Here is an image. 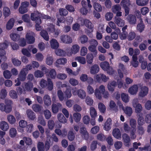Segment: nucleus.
<instances>
[{
  "label": "nucleus",
  "instance_id": "obj_62",
  "mask_svg": "<svg viewBox=\"0 0 151 151\" xmlns=\"http://www.w3.org/2000/svg\"><path fill=\"white\" fill-rule=\"evenodd\" d=\"M38 151H44L45 145L42 142H39L37 145Z\"/></svg>",
  "mask_w": 151,
  "mask_h": 151
},
{
  "label": "nucleus",
  "instance_id": "obj_59",
  "mask_svg": "<svg viewBox=\"0 0 151 151\" xmlns=\"http://www.w3.org/2000/svg\"><path fill=\"white\" fill-rule=\"evenodd\" d=\"M44 114L45 119H48L51 116V113L48 110L46 109L44 111Z\"/></svg>",
  "mask_w": 151,
  "mask_h": 151
},
{
  "label": "nucleus",
  "instance_id": "obj_30",
  "mask_svg": "<svg viewBox=\"0 0 151 151\" xmlns=\"http://www.w3.org/2000/svg\"><path fill=\"white\" fill-rule=\"evenodd\" d=\"M77 95L81 99H84L86 97L85 92L82 89H79L77 91Z\"/></svg>",
  "mask_w": 151,
  "mask_h": 151
},
{
  "label": "nucleus",
  "instance_id": "obj_40",
  "mask_svg": "<svg viewBox=\"0 0 151 151\" xmlns=\"http://www.w3.org/2000/svg\"><path fill=\"white\" fill-rule=\"evenodd\" d=\"M93 54H88L86 56L87 63L89 64H91L93 62Z\"/></svg>",
  "mask_w": 151,
  "mask_h": 151
},
{
  "label": "nucleus",
  "instance_id": "obj_29",
  "mask_svg": "<svg viewBox=\"0 0 151 151\" xmlns=\"http://www.w3.org/2000/svg\"><path fill=\"white\" fill-rule=\"evenodd\" d=\"M44 101L45 104L47 106H49L51 105V101L50 98L48 95H46L44 96Z\"/></svg>",
  "mask_w": 151,
  "mask_h": 151
},
{
  "label": "nucleus",
  "instance_id": "obj_50",
  "mask_svg": "<svg viewBox=\"0 0 151 151\" xmlns=\"http://www.w3.org/2000/svg\"><path fill=\"white\" fill-rule=\"evenodd\" d=\"M4 77L6 79H9L12 76V74L10 71L8 70H5L3 72Z\"/></svg>",
  "mask_w": 151,
  "mask_h": 151
},
{
  "label": "nucleus",
  "instance_id": "obj_47",
  "mask_svg": "<svg viewBox=\"0 0 151 151\" xmlns=\"http://www.w3.org/2000/svg\"><path fill=\"white\" fill-rule=\"evenodd\" d=\"M145 27V24L142 22H140L138 23L137 26V30L140 32H142L144 30Z\"/></svg>",
  "mask_w": 151,
  "mask_h": 151
},
{
  "label": "nucleus",
  "instance_id": "obj_49",
  "mask_svg": "<svg viewBox=\"0 0 151 151\" xmlns=\"http://www.w3.org/2000/svg\"><path fill=\"white\" fill-rule=\"evenodd\" d=\"M121 9V7L119 4H116L112 6V10L113 12L114 13L120 11Z\"/></svg>",
  "mask_w": 151,
  "mask_h": 151
},
{
  "label": "nucleus",
  "instance_id": "obj_15",
  "mask_svg": "<svg viewBox=\"0 0 151 151\" xmlns=\"http://www.w3.org/2000/svg\"><path fill=\"white\" fill-rule=\"evenodd\" d=\"M114 22L119 27H122L124 25V21L119 17H115Z\"/></svg>",
  "mask_w": 151,
  "mask_h": 151
},
{
  "label": "nucleus",
  "instance_id": "obj_6",
  "mask_svg": "<svg viewBox=\"0 0 151 151\" xmlns=\"http://www.w3.org/2000/svg\"><path fill=\"white\" fill-rule=\"evenodd\" d=\"M33 87V84L30 81H28L27 82H25L24 84V94L25 93V91L30 92L32 89Z\"/></svg>",
  "mask_w": 151,
  "mask_h": 151
},
{
  "label": "nucleus",
  "instance_id": "obj_21",
  "mask_svg": "<svg viewBox=\"0 0 151 151\" xmlns=\"http://www.w3.org/2000/svg\"><path fill=\"white\" fill-rule=\"evenodd\" d=\"M113 136L115 138L119 139L121 138V134L119 129L118 128H115L112 132Z\"/></svg>",
  "mask_w": 151,
  "mask_h": 151
},
{
  "label": "nucleus",
  "instance_id": "obj_32",
  "mask_svg": "<svg viewBox=\"0 0 151 151\" xmlns=\"http://www.w3.org/2000/svg\"><path fill=\"white\" fill-rule=\"evenodd\" d=\"M79 48L80 47L78 45H73L71 49V52L73 54H76L79 51Z\"/></svg>",
  "mask_w": 151,
  "mask_h": 151
},
{
  "label": "nucleus",
  "instance_id": "obj_12",
  "mask_svg": "<svg viewBox=\"0 0 151 151\" xmlns=\"http://www.w3.org/2000/svg\"><path fill=\"white\" fill-rule=\"evenodd\" d=\"M96 79L97 81L99 82H100L101 80H102L104 82H106L109 79V78L104 74H98L96 75Z\"/></svg>",
  "mask_w": 151,
  "mask_h": 151
},
{
  "label": "nucleus",
  "instance_id": "obj_64",
  "mask_svg": "<svg viewBox=\"0 0 151 151\" xmlns=\"http://www.w3.org/2000/svg\"><path fill=\"white\" fill-rule=\"evenodd\" d=\"M12 62L13 65L16 66H19L21 64V62L15 58L12 59Z\"/></svg>",
  "mask_w": 151,
  "mask_h": 151
},
{
  "label": "nucleus",
  "instance_id": "obj_28",
  "mask_svg": "<svg viewBox=\"0 0 151 151\" xmlns=\"http://www.w3.org/2000/svg\"><path fill=\"white\" fill-rule=\"evenodd\" d=\"M99 69L98 65L95 64L91 67L90 70V73L92 74H95L98 72Z\"/></svg>",
  "mask_w": 151,
  "mask_h": 151
},
{
  "label": "nucleus",
  "instance_id": "obj_34",
  "mask_svg": "<svg viewBox=\"0 0 151 151\" xmlns=\"http://www.w3.org/2000/svg\"><path fill=\"white\" fill-rule=\"evenodd\" d=\"M90 113L91 118H96L97 116L96 111L95 108L93 107H90Z\"/></svg>",
  "mask_w": 151,
  "mask_h": 151
},
{
  "label": "nucleus",
  "instance_id": "obj_54",
  "mask_svg": "<svg viewBox=\"0 0 151 151\" xmlns=\"http://www.w3.org/2000/svg\"><path fill=\"white\" fill-rule=\"evenodd\" d=\"M121 4L123 7L128 6L130 4V1L129 0H122Z\"/></svg>",
  "mask_w": 151,
  "mask_h": 151
},
{
  "label": "nucleus",
  "instance_id": "obj_48",
  "mask_svg": "<svg viewBox=\"0 0 151 151\" xmlns=\"http://www.w3.org/2000/svg\"><path fill=\"white\" fill-rule=\"evenodd\" d=\"M122 100L124 102L127 103L129 101V96L127 94L125 93H122L121 95Z\"/></svg>",
  "mask_w": 151,
  "mask_h": 151
},
{
  "label": "nucleus",
  "instance_id": "obj_1",
  "mask_svg": "<svg viewBox=\"0 0 151 151\" xmlns=\"http://www.w3.org/2000/svg\"><path fill=\"white\" fill-rule=\"evenodd\" d=\"M12 101L10 100H6L5 101L6 104L3 103L0 104V109L2 111H4L6 113H9L12 111V107L11 104Z\"/></svg>",
  "mask_w": 151,
  "mask_h": 151
},
{
  "label": "nucleus",
  "instance_id": "obj_46",
  "mask_svg": "<svg viewBox=\"0 0 151 151\" xmlns=\"http://www.w3.org/2000/svg\"><path fill=\"white\" fill-rule=\"evenodd\" d=\"M124 111L125 114L129 116L131 115L132 113V108L130 107H126Z\"/></svg>",
  "mask_w": 151,
  "mask_h": 151
},
{
  "label": "nucleus",
  "instance_id": "obj_53",
  "mask_svg": "<svg viewBox=\"0 0 151 151\" xmlns=\"http://www.w3.org/2000/svg\"><path fill=\"white\" fill-rule=\"evenodd\" d=\"M59 12L61 16H65L68 13V11L66 9L60 8L59 9Z\"/></svg>",
  "mask_w": 151,
  "mask_h": 151
},
{
  "label": "nucleus",
  "instance_id": "obj_36",
  "mask_svg": "<svg viewBox=\"0 0 151 151\" xmlns=\"http://www.w3.org/2000/svg\"><path fill=\"white\" fill-rule=\"evenodd\" d=\"M98 108L100 111L102 113H104L106 110V107L104 104L102 103L98 104Z\"/></svg>",
  "mask_w": 151,
  "mask_h": 151
},
{
  "label": "nucleus",
  "instance_id": "obj_2",
  "mask_svg": "<svg viewBox=\"0 0 151 151\" xmlns=\"http://www.w3.org/2000/svg\"><path fill=\"white\" fill-rule=\"evenodd\" d=\"M101 68L104 70L106 71L109 75H112L114 73V70L112 68H110L109 63L106 61L102 62L100 64Z\"/></svg>",
  "mask_w": 151,
  "mask_h": 151
},
{
  "label": "nucleus",
  "instance_id": "obj_42",
  "mask_svg": "<svg viewBox=\"0 0 151 151\" xmlns=\"http://www.w3.org/2000/svg\"><path fill=\"white\" fill-rule=\"evenodd\" d=\"M137 5L140 6H144L146 5L148 3V0H136Z\"/></svg>",
  "mask_w": 151,
  "mask_h": 151
},
{
  "label": "nucleus",
  "instance_id": "obj_39",
  "mask_svg": "<svg viewBox=\"0 0 151 151\" xmlns=\"http://www.w3.org/2000/svg\"><path fill=\"white\" fill-rule=\"evenodd\" d=\"M10 37L12 40L15 41H18L19 40L20 38L19 35L16 33L11 34Z\"/></svg>",
  "mask_w": 151,
  "mask_h": 151
},
{
  "label": "nucleus",
  "instance_id": "obj_23",
  "mask_svg": "<svg viewBox=\"0 0 151 151\" xmlns=\"http://www.w3.org/2000/svg\"><path fill=\"white\" fill-rule=\"evenodd\" d=\"M138 89V86L137 85H134L129 89V92L131 94L134 95L137 93Z\"/></svg>",
  "mask_w": 151,
  "mask_h": 151
},
{
  "label": "nucleus",
  "instance_id": "obj_27",
  "mask_svg": "<svg viewBox=\"0 0 151 151\" xmlns=\"http://www.w3.org/2000/svg\"><path fill=\"white\" fill-rule=\"evenodd\" d=\"M32 109L33 111L36 112L41 113L42 109V107L38 104H34L32 105Z\"/></svg>",
  "mask_w": 151,
  "mask_h": 151
},
{
  "label": "nucleus",
  "instance_id": "obj_8",
  "mask_svg": "<svg viewBox=\"0 0 151 151\" xmlns=\"http://www.w3.org/2000/svg\"><path fill=\"white\" fill-rule=\"evenodd\" d=\"M26 38L28 44H33L35 41V38L33 36L32 32L27 33L26 35Z\"/></svg>",
  "mask_w": 151,
  "mask_h": 151
},
{
  "label": "nucleus",
  "instance_id": "obj_5",
  "mask_svg": "<svg viewBox=\"0 0 151 151\" xmlns=\"http://www.w3.org/2000/svg\"><path fill=\"white\" fill-rule=\"evenodd\" d=\"M133 107L135 108L136 113H139L142 110V108L141 104H139L137 99H134L132 102Z\"/></svg>",
  "mask_w": 151,
  "mask_h": 151
},
{
  "label": "nucleus",
  "instance_id": "obj_25",
  "mask_svg": "<svg viewBox=\"0 0 151 151\" xmlns=\"http://www.w3.org/2000/svg\"><path fill=\"white\" fill-rule=\"evenodd\" d=\"M52 48L54 49H57L59 46V44L57 40L55 39H52L50 42Z\"/></svg>",
  "mask_w": 151,
  "mask_h": 151
},
{
  "label": "nucleus",
  "instance_id": "obj_31",
  "mask_svg": "<svg viewBox=\"0 0 151 151\" xmlns=\"http://www.w3.org/2000/svg\"><path fill=\"white\" fill-rule=\"evenodd\" d=\"M58 118L59 121L61 123H65L66 122L67 120L62 113H60L58 115Z\"/></svg>",
  "mask_w": 151,
  "mask_h": 151
},
{
  "label": "nucleus",
  "instance_id": "obj_41",
  "mask_svg": "<svg viewBox=\"0 0 151 151\" xmlns=\"http://www.w3.org/2000/svg\"><path fill=\"white\" fill-rule=\"evenodd\" d=\"M94 94L96 97L99 99H101L102 98V93L101 91L98 88H96L95 90Z\"/></svg>",
  "mask_w": 151,
  "mask_h": 151
},
{
  "label": "nucleus",
  "instance_id": "obj_57",
  "mask_svg": "<svg viewBox=\"0 0 151 151\" xmlns=\"http://www.w3.org/2000/svg\"><path fill=\"white\" fill-rule=\"evenodd\" d=\"M98 144L97 142L96 141H93L90 145V149L91 150H94L97 147Z\"/></svg>",
  "mask_w": 151,
  "mask_h": 151
},
{
  "label": "nucleus",
  "instance_id": "obj_4",
  "mask_svg": "<svg viewBox=\"0 0 151 151\" xmlns=\"http://www.w3.org/2000/svg\"><path fill=\"white\" fill-rule=\"evenodd\" d=\"M83 23L84 25L89 29L88 30L87 32L88 35V33L92 32L93 30V25L92 22L88 19H85L83 20Z\"/></svg>",
  "mask_w": 151,
  "mask_h": 151
},
{
  "label": "nucleus",
  "instance_id": "obj_63",
  "mask_svg": "<svg viewBox=\"0 0 151 151\" xmlns=\"http://www.w3.org/2000/svg\"><path fill=\"white\" fill-rule=\"evenodd\" d=\"M55 124L53 120H50L48 122V127L50 130H52L55 126Z\"/></svg>",
  "mask_w": 151,
  "mask_h": 151
},
{
  "label": "nucleus",
  "instance_id": "obj_61",
  "mask_svg": "<svg viewBox=\"0 0 151 151\" xmlns=\"http://www.w3.org/2000/svg\"><path fill=\"white\" fill-rule=\"evenodd\" d=\"M9 95L13 99H16L17 98V95L16 91L14 90H11L9 92Z\"/></svg>",
  "mask_w": 151,
  "mask_h": 151
},
{
  "label": "nucleus",
  "instance_id": "obj_7",
  "mask_svg": "<svg viewBox=\"0 0 151 151\" xmlns=\"http://www.w3.org/2000/svg\"><path fill=\"white\" fill-rule=\"evenodd\" d=\"M27 70L26 68H22L21 70L19 75L18 78L17 79H19L21 81H24L26 78V76L27 73Z\"/></svg>",
  "mask_w": 151,
  "mask_h": 151
},
{
  "label": "nucleus",
  "instance_id": "obj_33",
  "mask_svg": "<svg viewBox=\"0 0 151 151\" xmlns=\"http://www.w3.org/2000/svg\"><path fill=\"white\" fill-rule=\"evenodd\" d=\"M40 35L45 40L47 41L49 40V36L48 33L45 30H42L40 32Z\"/></svg>",
  "mask_w": 151,
  "mask_h": 151
},
{
  "label": "nucleus",
  "instance_id": "obj_44",
  "mask_svg": "<svg viewBox=\"0 0 151 151\" xmlns=\"http://www.w3.org/2000/svg\"><path fill=\"white\" fill-rule=\"evenodd\" d=\"M94 9L97 11L101 12L102 10V7L101 5L98 3H94L93 5Z\"/></svg>",
  "mask_w": 151,
  "mask_h": 151
},
{
  "label": "nucleus",
  "instance_id": "obj_10",
  "mask_svg": "<svg viewBox=\"0 0 151 151\" xmlns=\"http://www.w3.org/2000/svg\"><path fill=\"white\" fill-rule=\"evenodd\" d=\"M31 19L35 21L36 24H40L41 23V20L40 17L37 16L34 13H32L31 14Z\"/></svg>",
  "mask_w": 151,
  "mask_h": 151
},
{
  "label": "nucleus",
  "instance_id": "obj_20",
  "mask_svg": "<svg viewBox=\"0 0 151 151\" xmlns=\"http://www.w3.org/2000/svg\"><path fill=\"white\" fill-rule=\"evenodd\" d=\"M127 19L128 22L130 24H134L136 22V17L132 14L129 15L127 17Z\"/></svg>",
  "mask_w": 151,
  "mask_h": 151
},
{
  "label": "nucleus",
  "instance_id": "obj_60",
  "mask_svg": "<svg viewBox=\"0 0 151 151\" xmlns=\"http://www.w3.org/2000/svg\"><path fill=\"white\" fill-rule=\"evenodd\" d=\"M7 119L10 123L13 124L16 122L15 117L12 115H9L7 116Z\"/></svg>",
  "mask_w": 151,
  "mask_h": 151
},
{
  "label": "nucleus",
  "instance_id": "obj_11",
  "mask_svg": "<svg viewBox=\"0 0 151 151\" xmlns=\"http://www.w3.org/2000/svg\"><path fill=\"white\" fill-rule=\"evenodd\" d=\"M80 132L82 136L86 140H88L89 138L88 134L86 130V128L82 127L80 129Z\"/></svg>",
  "mask_w": 151,
  "mask_h": 151
},
{
  "label": "nucleus",
  "instance_id": "obj_22",
  "mask_svg": "<svg viewBox=\"0 0 151 151\" xmlns=\"http://www.w3.org/2000/svg\"><path fill=\"white\" fill-rule=\"evenodd\" d=\"M122 137L125 145L126 146H129L130 142V139L129 136L126 133H124L122 135Z\"/></svg>",
  "mask_w": 151,
  "mask_h": 151
},
{
  "label": "nucleus",
  "instance_id": "obj_37",
  "mask_svg": "<svg viewBox=\"0 0 151 151\" xmlns=\"http://www.w3.org/2000/svg\"><path fill=\"white\" fill-rule=\"evenodd\" d=\"M73 116L74 121L76 122H79L81 118V114L78 113H74Z\"/></svg>",
  "mask_w": 151,
  "mask_h": 151
},
{
  "label": "nucleus",
  "instance_id": "obj_14",
  "mask_svg": "<svg viewBox=\"0 0 151 151\" xmlns=\"http://www.w3.org/2000/svg\"><path fill=\"white\" fill-rule=\"evenodd\" d=\"M26 113L28 118L30 120H34L36 118L35 113L30 109L27 110Z\"/></svg>",
  "mask_w": 151,
  "mask_h": 151
},
{
  "label": "nucleus",
  "instance_id": "obj_51",
  "mask_svg": "<svg viewBox=\"0 0 151 151\" xmlns=\"http://www.w3.org/2000/svg\"><path fill=\"white\" fill-rule=\"evenodd\" d=\"M47 88L50 91H51L53 88V83L50 78L47 79Z\"/></svg>",
  "mask_w": 151,
  "mask_h": 151
},
{
  "label": "nucleus",
  "instance_id": "obj_24",
  "mask_svg": "<svg viewBox=\"0 0 151 151\" xmlns=\"http://www.w3.org/2000/svg\"><path fill=\"white\" fill-rule=\"evenodd\" d=\"M99 89L101 91V93L103 95L104 98L106 99L108 98L109 94L108 91H105V87L103 85H101L99 87Z\"/></svg>",
  "mask_w": 151,
  "mask_h": 151
},
{
  "label": "nucleus",
  "instance_id": "obj_26",
  "mask_svg": "<svg viewBox=\"0 0 151 151\" xmlns=\"http://www.w3.org/2000/svg\"><path fill=\"white\" fill-rule=\"evenodd\" d=\"M0 128L2 130L6 131L9 129V126L6 122L3 121L0 122Z\"/></svg>",
  "mask_w": 151,
  "mask_h": 151
},
{
  "label": "nucleus",
  "instance_id": "obj_3",
  "mask_svg": "<svg viewBox=\"0 0 151 151\" xmlns=\"http://www.w3.org/2000/svg\"><path fill=\"white\" fill-rule=\"evenodd\" d=\"M29 5V3L24 1L21 3V6L19 9V11L21 14H24L28 11L27 7Z\"/></svg>",
  "mask_w": 151,
  "mask_h": 151
},
{
  "label": "nucleus",
  "instance_id": "obj_13",
  "mask_svg": "<svg viewBox=\"0 0 151 151\" xmlns=\"http://www.w3.org/2000/svg\"><path fill=\"white\" fill-rule=\"evenodd\" d=\"M111 120L109 118L107 119V121L105 122L104 127V129L106 131H109L111 128L112 125Z\"/></svg>",
  "mask_w": 151,
  "mask_h": 151
},
{
  "label": "nucleus",
  "instance_id": "obj_45",
  "mask_svg": "<svg viewBox=\"0 0 151 151\" xmlns=\"http://www.w3.org/2000/svg\"><path fill=\"white\" fill-rule=\"evenodd\" d=\"M55 53L57 55L62 56H64L66 54L65 51L60 49L56 50Z\"/></svg>",
  "mask_w": 151,
  "mask_h": 151
},
{
  "label": "nucleus",
  "instance_id": "obj_56",
  "mask_svg": "<svg viewBox=\"0 0 151 151\" xmlns=\"http://www.w3.org/2000/svg\"><path fill=\"white\" fill-rule=\"evenodd\" d=\"M136 34L134 32H131L127 36V39L129 40H132L135 37Z\"/></svg>",
  "mask_w": 151,
  "mask_h": 151
},
{
  "label": "nucleus",
  "instance_id": "obj_16",
  "mask_svg": "<svg viewBox=\"0 0 151 151\" xmlns=\"http://www.w3.org/2000/svg\"><path fill=\"white\" fill-rule=\"evenodd\" d=\"M117 85V82L115 81H113L109 83L107 85L108 90L111 91H114Z\"/></svg>",
  "mask_w": 151,
  "mask_h": 151
},
{
  "label": "nucleus",
  "instance_id": "obj_35",
  "mask_svg": "<svg viewBox=\"0 0 151 151\" xmlns=\"http://www.w3.org/2000/svg\"><path fill=\"white\" fill-rule=\"evenodd\" d=\"M3 15L5 17H8L11 14L9 8L7 7H4L3 9Z\"/></svg>",
  "mask_w": 151,
  "mask_h": 151
},
{
  "label": "nucleus",
  "instance_id": "obj_17",
  "mask_svg": "<svg viewBox=\"0 0 151 151\" xmlns=\"http://www.w3.org/2000/svg\"><path fill=\"white\" fill-rule=\"evenodd\" d=\"M148 92V88L146 86H143L141 88V90L139 93V95L141 97H144L147 94Z\"/></svg>",
  "mask_w": 151,
  "mask_h": 151
},
{
  "label": "nucleus",
  "instance_id": "obj_19",
  "mask_svg": "<svg viewBox=\"0 0 151 151\" xmlns=\"http://www.w3.org/2000/svg\"><path fill=\"white\" fill-rule=\"evenodd\" d=\"M61 105L58 103L57 104H52V112L54 114L57 113L59 110V109L61 106Z\"/></svg>",
  "mask_w": 151,
  "mask_h": 151
},
{
  "label": "nucleus",
  "instance_id": "obj_38",
  "mask_svg": "<svg viewBox=\"0 0 151 151\" xmlns=\"http://www.w3.org/2000/svg\"><path fill=\"white\" fill-rule=\"evenodd\" d=\"M88 49L90 51L93 52L94 56H96V55L97 52L96 50V47L90 45L88 47Z\"/></svg>",
  "mask_w": 151,
  "mask_h": 151
},
{
  "label": "nucleus",
  "instance_id": "obj_18",
  "mask_svg": "<svg viewBox=\"0 0 151 151\" xmlns=\"http://www.w3.org/2000/svg\"><path fill=\"white\" fill-rule=\"evenodd\" d=\"M15 22L14 19L13 18H11L8 21L6 24V28L8 30H10L13 28L14 26Z\"/></svg>",
  "mask_w": 151,
  "mask_h": 151
},
{
  "label": "nucleus",
  "instance_id": "obj_55",
  "mask_svg": "<svg viewBox=\"0 0 151 151\" xmlns=\"http://www.w3.org/2000/svg\"><path fill=\"white\" fill-rule=\"evenodd\" d=\"M97 139L101 141H104L106 139V137L102 133H99L97 135Z\"/></svg>",
  "mask_w": 151,
  "mask_h": 151
},
{
  "label": "nucleus",
  "instance_id": "obj_43",
  "mask_svg": "<svg viewBox=\"0 0 151 151\" xmlns=\"http://www.w3.org/2000/svg\"><path fill=\"white\" fill-rule=\"evenodd\" d=\"M48 76L52 79H54L56 76V73L54 69H52L50 70L48 75Z\"/></svg>",
  "mask_w": 151,
  "mask_h": 151
},
{
  "label": "nucleus",
  "instance_id": "obj_58",
  "mask_svg": "<svg viewBox=\"0 0 151 151\" xmlns=\"http://www.w3.org/2000/svg\"><path fill=\"white\" fill-rule=\"evenodd\" d=\"M34 75L36 77L41 78L43 76L44 73L42 71L38 70L35 72Z\"/></svg>",
  "mask_w": 151,
  "mask_h": 151
},
{
  "label": "nucleus",
  "instance_id": "obj_52",
  "mask_svg": "<svg viewBox=\"0 0 151 151\" xmlns=\"http://www.w3.org/2000/svg\"><path fill=\"white\" fill-rule=\"evenodd\" d=\"M67 60L65 58H60L58 59L56 61V63L58 64H64L67 63Z\"/></svg>",
  "mask_w": 151,
  "mask_h": 151
},
{
  "label": "nucleus",
  "instance_id": "obj_9",
  "mask_svg": "<svg viewBox=\"0 0 151 151\" xmlns=\"http://www.w3.org/2000/svg\"><path fill=\"white\" fill-rule=\"evenodd\" d=\"M60 39L61 41L65 43H70L72 42L71 38L68 35H62L61 36Z\"/></svg>",
  "mask_w": 151,
  "mask_h": 151
}]
</instances>
